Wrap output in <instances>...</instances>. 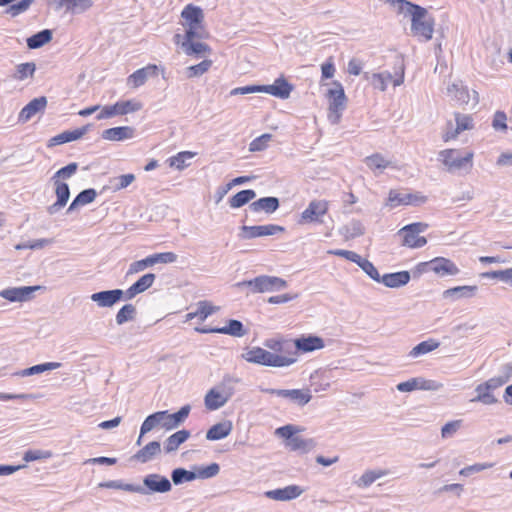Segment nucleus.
Returning <instances> with one entry per match:
<instances>
[{
	"label": "nucleus",
	"mask_w": 512,
	"mask_h": 512,
	"mask_svg": "<svg viewBox=\"0 0 512 512\" xmlns=\"http://www.w3.org/2000/svg\"><path fill=\"white\" fill-rule=\"evenodd\" d=\"M181 26L184 33H176L173 41L187 56L201 58L210 55L212 48L200 40L208 39L209 32L204 22L203 10L193 4L186 5L181 11Z\"/></svg>",
	"instance_id": "f257e3e1"
},
{
	"label": "nucleus",
	"mask_w": 512,
	"mask_h": 512,
	"mask_svg": "<svg viewBox=\"0 0 512 512\" xmlns=\"http://www.w3.org/2000/svg\"><path fill=\"white\" fill-rule=\"evenodd\" d=\"M407 7L411 15V32L421 41H429L433 37L434 21L423 7L408 1L398 0Z\"/></svg>",
	"instance_id": "f03ea898"
},
{
	"label": "nucleus",
	"mask_w": 512,
	"mask_h": 512,
	"mask_svg": "<svg viewBox=\"0 0 512 512\" xmlns=\"http://www.w3.org/2000/svg\"><path fill=\"white\" fill-rule=\"evenodd\" d=\"M264 346L272 352L274 358L279 359L280 363L273 364V367H287L297 361V351H294L289 340L271 338L264 342Z\"/></svg>",
	"instance_id": "7ed1b4c3"
},
{
	"label": "nucleus",
	"mask_w": 512,
	"mask_h": 512,
	"mask_svg": "<svg viewBox=\"0 0 512 512\" xmlns=\"http://www.w3.org/2000/svg\"><path fill=\"white\" fill-rule=\"evenodd\" d=\"M439 158L449 171H461L472 168L474 153L451 148L440 151Z\"/></svg>",
	"instance_id": "20e7f679"
},
{
	"label": "nucleus",
	"mask_w": 512,
	"mask_h": 512,
	"mask_svg": "<svg viewBox=\"0 0 512 512\" xmlns=\"http://www.w3.org/2000/svg\"><path fill=\"white\" fill-rule=\"evenodd\" d=\"M326 98L328 100V118L332 123L336 124L340 121L347 103V97L342 84L334 81L332 88L326 93Z\"/></svg>",
	"instance_id": "39448f33"
},
{
	"label": "nucleus",
	"mask_w": 512,
	"mask_h": 512,
	"mask_svg": "<svg viewBox=\"0 0 512 512\" xmlns=\"http://www.w3.org/2000/svg\"><path fill=\"white\" fill-rule=\"evenodd\" d=\"M427 196L421 192H403L397 189H391L388 193L385 205L394 209L399 206H420L426 203Z\"/></svg>",
	"instance_id": "423d86ee"
},
{
	"label": "nucleus",
	"mask_w": 512,
	"mask_h": 512,
	"mask_svg": "<svg viewBox=\"0 0 512 512\" xmlns=\"http://www.w3.org/2000/svg\"><path fill=\"white\" fill-rule=\"evenodd\" d=\"M428 228L426 223L416 222L408 224L398 231L401 243L408 248H421L426 245L427 239L419 234Z\"/></svg>",
	"instance_id": "0eeeda50"
},
{
	"label": "nucleus",
	"mask_w": 512,
	"mask_h": 512,
	"mask_svg": "<svg viewBox=\"0 0 512 512\" xmlns=\"http://www.w3.org/2000/svg\"><path fill=\"white\" fill-rule=\"evenodd\" d=\"M454 118L456 126L453 128L451 122L447 123V128L442 134V139L444 142L456 140L458 136L464 131L474 129L475 123L472 115L456 112L454 113Z\"/></svg>",
	"instance_id": "6e6552de"
},
{
	"label": "nucleus",
	"mask_w": 512,
	"mask_h": 512,
	"mask_svg": "<svg viewBox=\"0 0 512 512\" xmlns=\"http://www.w3.org/2000/svg\"><path fill=\"white\" fill-rule=\"evenodd\" d=\"M504 384V380L500 377L491 378L484 383L479 384L475 391L476 396L471 399V402H480L484 405H493L497 402V398L493 391Z\"/></svg>",
	"instance_id": "1a4fd4ad"
},
{
	"label": "nucleus",
	"mask_w": 512,
	"mask_h": 512,
	"mask_svg": "<svg viewBox=\"0 0 512 512\" xmlns=\"http://www.w3.org/2000/svg\"><path fill=\"white\" fill-rule=\"evenodd\" d=\"M420 272L433 271L438 275H456L459 273V268L450 259L444 257H436L428 262L418 264Z\"/></svg>",
	"instance_id": "9d476101"
},
{
	"label": "nucleus",
	"mask_w": 512,
	"mask_h": 512,
	"mask_svg": "<svg viewBox=\"0 0 512 512\" xmlns=\"http://www.w3.org/2000/svg\"><path fill=\"white\" fill-rule=\"evenodd\" d=\"M254 292L265 293L273 292L286 288L287 282L276 276H258L248 282Z\"/></svg>",
	"instance_id": "9b49d317"
},
{
	"label": "nucleus",
	"mask_w": 512,
	"mask_h": 512,
	"mask_svg": "<svg viewBox=\"0 0 512 512\" xmlns=\"http://www.w3.org/2000/svg\"><path fill=\"white\" fill-rule=\"evenodd\" d=\"M242 358L249 363H255L269 367H273V364L280 363L279 359L274 358L272 356V352L268 351L266 347H252L247 349L242 354Z\"/></svg>",
	"instance_id": "f8f14e48"
},
{
	"label": "nucleus",
	"mask_w": 512,
	"mask_h": 512,
	"mask_svg": "<svg viewBox=\"0 0 512 512\" xmlns=\"http://www.w3.org/2000/svg\"><path fill=\"white\" fill-rule=\"evenodd\" d=\"M328 210L329 202L327 200H312L307 208L301 213V222H321V218L327 214Z\"/></svg>",
	"instance_id": "ddd939ff"
},
{
	"label": "nucleus",
	"mask_w": 512,
	"mask_h": 512,
	"mask_svg": "<svg viewBox=\"0 0 512 512\" xmlns=\"http://www.w3.org/2000/svg\"><path fill=\"white\" fill-rule=\"evenodd\" d=\"M404 81V70L400 67L399 72L393 76L390 72L374 73L371 77V84L375 89L385 91L389 83L399 86Z\"/></svg>",
	"instance_id": "4468645a"
},
{
	"label": "nucleus",
	"mask_w": 512,
	"mask_h": 512,
	"mask_svg": "<svg viewBox=\"0 0 512 512\" xmlns=\"http://www.w3.org/2000/svg\"><path fill=\"white\" fill-rule=\"evenodd\" d=\"M294 351H297V357L299 353H309L324 348V340L316 335H302L296 338L294 341Z\"/></svg>",
	"instance_id": "2eb2a0df"
},
{
	"label": "nucleus",
	"mask_w": 512,
	"mask_h": 512,
	"mask_svg": "<svg viewBox=\"0 0 512 512\" xmlns=\"http://www.w3.org/2000/svg\"><path fill=\"white\" fill-rule=\"evenodd\" d=\"M440 384L433 380H426L421 377L411 378L407 381L397 384V390L400 392H411L414 390H436Z\"/></svg>",
	"instance_id": "dca6fc26"
},
{
	"label": "nucleus",
	"mask_w": 512,
	"mask_h": 512,
	"mask_svg": "<svg viewBox=\"0 0 512 512\" xmlns=\"http://www.w3.org/2000/svg\"><path fill=\"white\" fill-rule=\"evenodd\" d=\"M292 90L293 85L290 84L283 76L277 78L271 85H262V92L280 99L289 98Z\"/></svg>",
	"instance_id": "f3484780"
},
{
	"label": "nucleus",
	"mask_w": 512,
	"mask_h": 512,
	"mask_svg": "<svg viewBox=\"0 0 512 512\" xmlns=\"http://www.w3.org/2000/svg\"><path fill=\"white\" fill-rule=\"evenodd\" d=\"M190 407L188 405L183 406L178 412L169 414L167 411H159L163 413L160 419V425L166 430H172L178 427L189 415Z\"/></svg>",
	"instance_id": "a211bd4d"
},
{
	"label": "nucleus",
	"mask_w": 512,
	"mask_h": 512,
	"mask_svg": "<svg viewBox=\"0 0 512 512\" xmlns=\"http://www.w3.org/2000/svg\"><path fill=\"white\" fill-rule=\"evenodd\" d=\"M39 288V286L8 288L0 291V296L10 302H23L30 299L32 293Z\"/></svg>",
	"instance_id": "6ab92c4d"
},
{
	"label": "nucleus",
	"mask_w": 512,
	"mask_h": 512,
	"mask_svg": "<svg viewBox=\"0 0 512 512\" xmlns=\"http://www.w3.org/2000/svg\"><path fill=\"white\" fill-rule=\"evenodd\" d=\"M158 75V67L155 64H149L133 72L127 79L128 84L133 88H138L145 84L148 77H155Z\"/></svg>",
	"instance_id": "aec40b11"
},
{
	"label": "nucleus",
	"mask_w": 512,
	"mask_h": 512,
	"mask_svg": "<svg viewBox=\"0 0 512 512\" xmlns=\"http://www.w3.org/2000/svg\"><path fill=\"white\" fill-rule=\"evenodd\" d=\"M89 130V126H83L71 131H64L48 141V147H54L64 143L72 142L81 139Z\"/></svg>",
	"instance_id": "412c9836"
},
{
	"label": "nucleus",
	"mask_w": 512,
	"mask_h": 512,
	"mask_svg": "<svg viewBox=\"0 0 512 512\" xmlns=\"http://www.w3.org/2000/svg\"><path fill=\"white\" fill-rule=\"evenodd\" d=\"M303 489L298 485H289L284 488L275 489L266 492V496L277 501H289L299 497Z\"/></svg>",
	"instance_id": "4be33fe9"
},
{
	"label": "nucleus",
	"mask_w": 512,
	"mask_h": 512,
	"mask_svg": "<svg viewBox=\"0 0 512 512\" xmlns=\"http://www.w3.org/2000/svg\"><path fill=\"white\" fill-rule=\"evenodd\" d=\"M47 106V99L44 96L34 98L26 106H24L19 113V121L27 122L36 113L43 111Z\"/></svg>",
	"instance_id": "5701e85b"
},
{
	"label": "nucleus",
	"mask_w": 512,
	"mask_h": 512,
	"mask_svg": "<svg viewBox=\"0 0 512 512\" xmlns=\"http://www.w3.org/2000/svg\"><path fill=\"white\" fill-rule=\"evenodd\" d=\"M196 331L199 333H220V334H229L232 336H243L244 335V329L243 325L238 320H229L228 324L221 328H196Z\"/></svg>",
	"instance_id": "b1692460"
},
{
	"label": "nucleus",
	"mask_w": 512,
	"mask_h": 512,
	"mask_svg": "<svg viewBox=\"0 0 512 512\" xmlns=\"http://www.w3.org/2000/svg\"><path fill=\"white\" fill-rule=\"evenodd\" d=\"M53 183H54V187H55V194H56L57 200L54 204H52L48 208V211L50 213H54L56 210L64 207L67 204L68 199L70 197V190H69V186L67 183H65L61 180H58V179L53 181Z\"/></svg>",
	"instance_id": "393cba45"
},
{
	"label": "nucleus",
	"mask_w": 512,
	"mask_h": 512,
	"mask_svg": "<svg viewBox=\"0 0 512 512\" xmlns=\"http://www.w3.org/2000/svg\"><path fill=\"white\" fill-rule=\"evenodd\" d=\"M49 4L56 10L65 8L66 11H84L92 6L91 0H48Z\"/></svg>",
	"instance_id": "a878e982"
},
{
	"label": "nucleus",
	"mask_w": 512,
	"mask_h": 512,
	"mask_svg": "<svg viewBox=\"0 0 512 512\" xmlns=\"http://www.w3.org/2000/svg\"><path fill=\"white\" fill-rule=\"evenodd\" d=\"M123 296V291L120 289L101 291L92 294L91 299L101 307H111L117 303Z\"/></svg>",
	"instance_id": "bb28decb"
},
{
	"label": "nucleus",
	"mask_w": 512,
	"mask_h": 512,
	"mask_svg": "<svg viewBox=\"0 0 512 512\" xmlns=\"http://www.w3.org/2000/svg\"><path fill=\"white\" fill-rule=\"evenodd\" d=\"M243 229L247 232V237L249 238L269 236L284 231V227L275 224L244 226Z\"/></svg>",
	"instance_id": "cd10ccee"
},
{
	"label": "nucleus",
	"mask_w": 512,
	"mask_h": 512,
	"mask_svg": "<svg viewBox=\"0 0 512 512\" xmlns=\"http://www.w3.org/2000/svg\"><path fill=\"white\" fill-rule=\"evenodd\" d=\"M134 136V129L129 126H119L103 131L102 138L107 141H123Z\"/></svg>",
	"instance_id": "c85d7f7f"
},
{
	"label": "nucleus",
	"mask_w": 512,
	"mask_h": 512,
	"mask_svg": "<svg viewBox=\"0 0 512 512\" xmlns=\"http://www.w3.org/2000/svg\"><path fill=\"white\" fill-rule=\"evenodd\" d=\"M230 394L223 393L217 388L210 389L205 396V406L208 410H216L228 401Z\"/></svg>",
	"instance_id": "c756f323"
},
{
	"label": "nucleus",
	"mask_w": 512,
	"mask_h": 512,
	"mask_svg": "<svg viewBox=\"0 0 512 512\" xmlns=\"http://www.w3.org/2000/svg\"><path fill=\"white\" fill-rule=\"evenodd\" d=\"M160 452V443L158 441H151L148 444H146L142 449H140L136 454H134L133 459L141 463H146L152 460L158 454H160Z\"/></svg>",
	"instance_id": "7c9ffc66"
},
{
	"label": "nucleus",
	"mask_w": 512,
	"mask_h": 512,
	"mask_svg": "<svg viewBox=\"0 0 512 512\" xmlns=\"http://www.w3.org/2000/svg\"><path fill=\"white\" fill-rule=\"evenodd\" d=\"M143 107L142 103L138 100H120L112 105L114 115L122 116L130 113L137 112Z\"/></svg>",
	"instance_id": "2f4dec72"
},
{
	"label": "nucleus",
	"mask_w": 512,
	"mask_h": 512,
	"mask_svg": "<svg viewBox=\"0 0 512 512\" xmlns=\"http://www.w3.org/2000/svg\"><path fill=\"white\" fill-rule=\"evenodd\" d=\"M219 307L214 306L209 301H200L197 304V310L195 312H189L186 314V320H192L197 318L199 321H204L208 316L217 312Z\"/></svg>",
	"instance_id": "473e14b6"
},
{
	"label": "nucleus",
	"mask_w": 512,
	"mask_h": 512,
	"mask_svg": "<svg viewBox=\"0 0 512 512\" xmlns=\"http://www.w3.org/2000/svg\"><path fill=\"white\" fill-rule=\"evenodd\" d=\"M410 280L408 271H400L395 273L385 274L381 277L380 281L387 287L398 288L406 285Z\"/></svg>",
	"instance_id": "72a5a7b5"
},
{
	"label": "nucleus",
	"mask_w": 512,
	"mask_h": 512,
	"mask_svg": "<svg viewBox=\"0 0 512 512\" xmlns=\"http://www.w3.org/2000/svg\"><path fill=\"white\" fill-rule=\"evenodd\" d=\"M233 429L231 421H223L213 425L206 433V439L216 441L227 437Z\"/></svg>",
	"instance_id": "f704fd0d"
},
{
	"label": "nucleus",
	"mask_w": 512,
	"mask_h": 512,
	"mask_svg": "<svg viewBox=\"0 0 512 512\" xmlns=\"http://www.w3.org/2000/svg\"><path fill=\"white\" fill-rule=\"evenodd\" d=\"M154 281L155 275L153 273H147L141 276L132 286L128 288V298H133L137 294L144 292L153 285Z\"/></svg>",
	"instance_id": "c9c22d12"
},
{
	"label": "nucleus",
	"mask_w": 512,
	"mask_h": 512,
	"mask_svg": "<svg viewBox=\"0 0 512 512\" xmlns=\"http://www.w3.org/2000/svg\"><path fill=\"white\" fill-rule=\"evenodd\" d=\"M278 395L284 398H289L299 405L307 404L312 398L309 389L280 390Z\"/></svg>",
	"instance_id": "e433bc0d"
},
{
	"label": "nucleus",
	"mask_w": 512,
	"mask_h": 512,
	"mask_svg": "<svg viewBox=\"0 0 512 512\" xmlns=\"http://www.w3.org/2000/svg\"><path fill=\"white\" fill-rule=\"evenodd\" d=\"M190 437L188 430H179L169 436L164 444V449L167 453L176 451L181 444H183Z\"/></svg>",
	"instance_id": "4c0bfd02"
},
{
	"label": "nucleus",
	"mask_w": 512,
	"mask_h": 512,
	"mask_svg": "<svg viewBox=\"0 0 512 512\" xmlns=\"http://www.w3.org/2000/svg\"><path fill=\"white\" fill-rule=\"evenodd\" d=\"M145 485L152 491L167 492L171 489L170 481L159 475H150L144 480Z\"/></svg>",
	"instance_id": "58836bf2"
},
{
	"label": "nucleus",
	"mask_w": 512,
	"mask_h": 512,
	"mask_svg": "<svg viewBox=\"0 0 512 512\" xmlns=\"http://www.w3.org/2000/svg\"><path fill=\"white\" fill-rule=\"evenodd\" d=\"M97 193L94 189H86L80 192L68 207V212H72L77 208L87 205L95 200Z\"/></svg>",
	"instance_id": "ea45409f"
},
{
	"label": "nucleus",
	"mask_w": 512,
	"mask_h": 512,
	"mask_svg": "<svg viewBox=\"0 0 512 512\" xmlns=\"http://www.w3.org/2000/svg\"><path fill=\"white\" fill-rule=\"evenodd\" d=\"M255 197L256 193L252 189L239 191L229 199V206L233 209L240 208L253 200Z\"/></svg>",
	"instance_id": "a19ab883"
},
{
	"label": "nucleus",
	"mask_w": 512,
	"mask_h": 512,
	"mask_svg": "<svg viewBox=\"0 0 512 512\" xmlns=\"http://www.w3.org/2000/svg\"><path fill=\"white\" fill-rule=\"evenodd\" d=\"M251 207L256 212L264 210L267 213H273L279 207V201L276 197H264L253 202Z\"/></svg>",
	"instance_id": "79ce46f5"
},
{
	"label": "nucleus",
	"mask_w": 512,
	"mask_h": 512,
	"mask_svg": "<svg viewBox=\"0 0 512 512\" xmlns=\"http://www.w3.org/2000/svg\"><path fill=\"white\" fill-rule=\"evenodd\" d=\"M448 93L453 100L460 104H466L469 101V90L462 84H452L448 87Z\"/></svg>",
	"instance_id": "37998d69"
},
{
	"label": "nucleus",
	"mask_w": 512,
	"mask_h": 512,
	"mask_svg": "<svg viewBox=\"0 0 512 512\" xmlns=\"http://www.w3.org/2000/svg\"><path fill=\"white\" fill-rule=\"evenodd\" d=\"M212 65L213 61L211 59H204L198 64L187 67L186 77L189 79L200 77L203 74L207 73L212 67Z\"/></svg>",
	"instance_id": "c03bdc74"
},
{
	"label": "nucleus",
	"mask_w": 512,
	"mask_h": 512,
	"mask_svg": "<svg viewBox=\"0 0 512 512\" xmlns=\"http://www.w3.org/2000/svg\"><path fill=\"white\" fill-rule=\"evenodd\" d=\"M197 155L196 152L192 151H181L177 153L176 155L170 157L168 159L170 167H174L178 170L185 169L188 164H186V161L189 159L194 158Z\"/></svg>",
	"instance_id": "a18cd8bd"
},
{
	"label": "nucleus",
	"mask_w": 512,
	"mask_h": 512,
	"mask_svg": "<svg viewBox=\"0 0 512 512\" xmlns=\"http://www.w3.org/2000/svg\"><path fill=\"white\" fill-rule=\"evenodd\" d=\"M440 346V343L435 339H428L416 345L409 353L411 357H418L427 354Z\"/></svg>",
	"instance_id": "49530a36"
},
{
	"label": "nucleus",
	"mask_w": 512,
	"mask_h": 512,
	"mask_svg": "<svg viewBox=\"0 0 512 512\" xmlns=\"http://www.w3.org/2000/svg\"><path fill=\"white\" fill-rule=\"evenodd\" d=\"M163 415V413H154V414H151L149 415L145 420L144 422L142 423L141 425V428H140V435L137 439V444L140 445L141 444V441H142V437L150 432L156 425H160V419L159 417H161Z\"/></svg>",
	"instance_id": "de8ad7c7"
},
{
	"label": "nucleus",
	"mask_w": 512,
	"mask_h": 512,
	"mask_svg": "<svg viewBox=\"0 0 512 512\" xmlns=\"http://www.w3.org/2000/svg\"><path fill=\"white\" fill-rule=\"evenodd\" d=\"M364 162L367 167L372 170H384L389 167L390 162L384 158L383 155L375 153L365 158Z\"/></svg>",
	"instance_id": "09e8293b"
},
{
	"label": "nucleus",
	"mask_w": 512,
	"mask_h": 512,
	"mask_svg": "<svg viewBox=\"0 0 512 512\" xmlns=\"http://www.w3.org/2000/svg\"><path fill=\"white\" fill-rule=\"evenodd\" d=\"M477 291V286L473 285H465V286H457L450 289H447L443 292V296L445 298L452 297L457 295L458 297H471Z\"/></svg>",
	"instance_id": "8fccbe9b"
},
{
	"label": "nucleus",
	"mask_w": 512,
	"mask_h": 512,
	"mask_svg": "<svg viewBox=\"0 0 512 512\" xmlns=\"http://www.w3.org/2000/svg\"><path fill=\"white\" fill-rule=\"evenodd\" d=\"M52 38L49 30H43L27 39V46L30 49L39 48L48 43Z\"/></svg>",
	"instance_id": "3c124183"
},
{
	"label": "nucleus",
	"mask_w": 512,
	"mask_h": 512,
	"mask_svg": "<svg viewBox=\"0 0 512 512\" xmlns=\"http://www.w3.org/2000/svg\"><path fill=\"white\" fill-rule=\"evenodd\" d=\"M35 69H36V66L32 62L19 64L16 67V72L13 75V78L18 81L25 80L28 77H32L34 75Z\"/></svg>",
	"instance_id": "603ef678"
},
{
	"label": "nucleus",
	"mask_w": 512,
	"mask_h": 512,
	"mask_svg": "<svg viewBox=\"0 0 512 512\" xmlns=\"http://www.w3.org/2000/svg\"><path fill=\"white\" fill-rule=\"evenodd\" d=\"M59 366H60V364L57 362H48V363L39 364V365L32 366L30 368H27V369L23 370L20 374L22 376H30V375H34V374L43 373L48 370L56 369Z\"/></svg>",
	"instance_id": "864d4df0"
},
{
	"label": "nucleus",
	"mask_w": 512,
	"mask_h": 512,
	"mask_svg": "<svg viewBox=\"0 0 512 512\" xmlns=\"http://www.w3.org/2000/svg\"><path fill=\"white\" fill-rule=\"evenodd\" d=\"M386 470L366 471L359 479V486L368 487L377 479L387 475Z\"/></svg>",
	"instance_id": "5fc2aeb1"
},
{
	"label": "nucleus",
	"mask_w": 512,
	"mask_h": 512,
	"mask_svg": "<svg viewBox=\"0 0 512 512\" xmlns=\"http://www.w3.org/2000/svg\"><path fill=\"white\" fill-rule=\"evenodd\" d=\"M135 314V307L132 304L124 305L116 315V322L121 325L133 318Z\"/></svg>",
	"instance_id": "6e6d98bb"
},
{
	"label": "nucleus",
	"mask_w": 512,
	"mask_h": 512,
	"mask_svg": "<svg viewBox=\"0 0 512 512\" xmlns=\"http://www.w3.org/2000/svg\"><path fill=\"white\" fill-rule=\"evenodd\" d=\"M484 276L491 279H499L512 285V268L487 272L484 274Z\"/></svg>",
	"instance_id": "4d7b16f0"
},
{
	"label": "nucleus",
	"mask_w": 512,
	"mask_h": 512,
	"mask_svg": "<svg viewBox=\"0 0 512 512\" xmlns=\"http://www.w3.org/2000/svg\"><path fill=\"white\" fill-rule=\"evenodd\" d=\"M271 138H272L271 134H267V133L262 134L261 136L255 138L254 140L251 141V143L249 145V150L252 152L264 150L267 147Z\"/></svg>",
	"instance_id": "13d9d810"
},
{
	"label": "nucleus",
	"mask_w": 512,
	"mask_h": 512,
	"mask_svg": "<svg viewBox=\"0 0 512 512\" xmlns=\"http://www.w3.org/2000/svg\"><path fill=\"white\" fill-rule=\"evenodd\" d=\"M78 169V164L77 163H70L68 164L67 166L59 169L52 177V180L55 181L56 179L58 180H61V179H68L70 178L73 174L76 173Z\"/></svg>",
	"instance_id": "bf43d9fd"
},
{
	"label": "nucleus",
	"mask_w": 512,
	"mask_h": 512,
	"mask_svg": "<svg viewBox=\"0 0 512 512\" xmlns=\"http://www.w3.org/2000/svg\"><path fill=\"white\" fill-rule=\"evenodd\" d=\"M358 265L374 280L380 281V274L376 267L367 259L361 258Z\"/></svg>",
	"instance_id": "052dcab7"
},
{
	"label": "nucleus",
	"mask_w": 512,
	"mask_h": 512,
	"mask_svg": "<svg viewBox=\"0 0 512 512\" xmlns=\"http://www.w3.org/2000/svg\"><path fill=\"white\" fill-rule=\"evenodd\" d=\"M328 254L343 257V258H345L349 261H352L356 264H358L362 258L360 255H358L357 253H355L353 251L342 250V249L329 250Z\"/></svg>",
	"instance_id": "680f3d73"
},
{
	"label": "nucleus",
	"mask_w": 512,
	"mask_h": 512,
	"mask_svg": "<svg viewBox=\"0 0 512 512\" xmlns=\"http://www.w3.org/2000/svg\"><path fill=\"white\" fill-rule=\"evenodd\" d=\"M194 478V473L181 468L175 469L172 473V480L175 484H179L182 481H192Z\"/></svg>",
	"instance_id": "e2e57ef3"
},
{
	"label": "nucleus",
	"mask_w": 512,
	"mask_h": 512,
	"mask_svg": "<svg viewBox=\"0 0 512 512\" xmlns=\"http://www.w3.org/2000/svg\"><path fill=\"white\" fill-rule=\"evenodd\" d=\"M52 456L49 451L42 450H29L25 452L23 459L27 462L40 460V459H48Z\"/></svg>",
	"instance_id": "0e129e2a"
},
{
	"label": "nucleus",
	"mask_w": 512,
	"mask_h": 512,
	"mask_svg": "<svg viewBox=\"0 0 512 512\" xmlns=\"http://www.w3.org/2000/svg\"><path fill=\"white\" fill-rule=\"evenodd\" d=\"M507 116L502 111H497L494 114L492 126L495 130L506 131L507 130Z\"/></svg>",
	"instance_id": "69168bd1"
},
{
	"label": "nucleus",
	"mask_w": 512,
	"mask_h": 512,
	"mask_svg": "<svg viewBox=\"0 0 512 512\" xmlns=\"http://www.w3.org/2000/svg\"><path fill=\"white\" fill-rule=\"evenodd\" d=\"M335 65L333 58L330 57L326 62L321 65V77L322 79L332 78L335 74Z\"/></svg>",
	"instance_id": "338daca9"
},
{
	"label": "nucleus",
	"mask_w": 512,
	"mask_h": 512,
	"mask_svg": "<svg viewBox=\"0 0 512 512\" xmlns=\"http://www.w3.org/2000/svg\"><path fill=\"white\" fill-rule=\"evenodd\" d=\"M461 420H455L446 423L441 429V435L443 438L452 436L460 427Z\"/></svg>",
	"instance_id": "774afa93"
}]
</instances>
